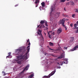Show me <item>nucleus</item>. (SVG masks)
I'll return each mask as SVG.
<instances>
[{
    "instance_id": "1",
    "label": "nucleus",
    "mask_w": 78,
    "mask_h": 78,
    "mask_svg": "<svg viewBox=\"0 0 78 78\" xmlns=\"http://www.w3.org/2000/svg\"><path fill=\"white\" fill-rule=\"evenodd\" d=\"M16 54L19 56L18 57V59L15 60L17 64H21L22 61L21 59H23L24 61H26L28 59L27 58V54H26L24 55H22L21 49L17 50L16 51Z\"/></svg>"
},
{
    "instance_id": "2",
    "label": "nucleus",
    "mask_w": 78,
    "mask_h": 78,
    "mask_svg": "<svg viewBox=\"0 0 78 78\" xmlns=\"http://www.w3.org/2000/svg\"><path fill=\"white\" fill-rule=\"evenodd\" d=\"M28 43V45H29L27 48V53H29V51H30V45H31V44L30 43V39H28V40L27 41V44Z\"/></svg>"
},
{
    "instance_id": "3",
    "label": "nucleus",
    "mask_w": 78,
    "mask_h": 78,
    "mask_svg": "<svg viewBox=\"0 0 78 78\" xmlns=\"http://www.w3.org/2000/svg\"><path fill=\"white\" fill-rule=\"evenodd\" d=\"M64 20V18L62 19V20H60V22L61 24H62V26L65 28V30H67V27L66 26L64 25V22H65Z\"/></svg>"
},
{
    "instance_id": "4",
    "label": "nucleus",
    "mask_w": 78,
    "mask_h": 78,
    "mask_svg": "<svg viewBox=\"0 0 78 78\" xmlns=\"http://www.w3.org/2000/svg\"><path fill=\"white\" fill-rule=\"evenodd\" d=\"M60 62L61 64L57 62V64H58V65H59V66H62L63 64H68V61H67V60L63 62Z\"/></svg>"
},
{
    "instance_id": "5",
    "label": "nucleus",
    "mask_w": 78,
    "mask_h": 78,
    "mask_svg": "<svg viewBox=\"0 0 78 78\" xmlns=\"http://www.w3.org/2000/svg\"><path fill=\"white\" fill-rule=\"evenodd\" d=\"M62 28L61 27H59L57 30V33H58V34H60L62 32Z\"/></svg>"
},
{
    "instance_id": "6",
    "label": "nucleus",
    "mask_w": 78,
    "mask_h": 78,
    "mask_svg": "<svg viewBox=\"0 0 78 78\" xmlns=\"http://www.w3.org/2000/svg\"><path fill=\"white\" fill-rule=\"evenodd\" d=\"M41 33H42V30H41L40 29H39L38 30V32H37V34H38V35H40L42 39H43V37Z\"/></svg>"
},
{
    "instance_id": "7",
    "label": "nucleus",
    "mask_w": 78,
    "mask_h": 78,
    "mask_svg": "<svg viewBox=\"0 0 78 78\" xmlns=\"http://www.w3.org/2000/svg\"><path fill=\"white\" fill-rule=\"evenodd\" d=\"M30 67V65H27V66H26L25 68V69L23 70V71L21 72L22 73H23L25 71V70H28V67Z\"/></svg>"
},
{
    "instance_id": "8",
    "label": "nucleus",
    "mask_w": 78,
    "mask_h": 78,
    "mask_svg": "<svg viewBox=\"0 0 78 78\" xmlns=\"http://www.w3.org/2000/svg\"><path fill=\"white\" fill-rule=\"evenodd\" d=\"M37 27L38 28H40V29H42L43 28H45V26L44 25H41V26L40 25H39Z\"/></svg>"
},
{
    "instance_id": "9",
    "label": "nucleus",
    "mask_w": 78,
    "mask_h": 78,
    "mask_svg": "<svg viewBox=\"0 0 78 78\" xmlns=\"http://www.w3.org/2000/svg\"><path fill=\"white\" fill-rule=\"evenodd\" d=\"M64 57V54H62L58 57L57 58V59H61Z\"/></svg>"
},
{
    "instance_id": "10",
    "label": "nucleus",
    "mask_w": 78,
    "mask_h": 78,
    "mask_svg": "<svg viewBox=\"0 0 78 78\" xmlns=\"http://www.w3.org/2000/svg\"><path fill=\"white\" fill-rule=\"evenodd\" d=\"M56 72V71L54 70L49 75L50 76H52V75H53L54 74H55V73Z\"/></svg>"
},
{
    "instance_id": "11",
    "label": "nucleus",
    "mask_w": 78,
    "mask_h": 78,
    "mask_svg": "<svg viewBox=\"0 0 78 78\" xmlns=\"http://www.w3.org/2000/svg\"><path fill=\"white\" fill-rule=\"evenodd\" d=\"M34 3L35 5H36V4H39V2H40V1L39 0H35Z\"/></svg>"
},
{
    "instance_id": "12",
    "label": "nucleus",
    "mask_w": 78,
    "mask_h": 78,
    "mask_svg": "<svg viewBox=\"0 0 78 78\" xmlns=\"http://www.w3.org/2000/svg\"><path fill=\"white\" fill-rule=\"evenodd\" d=\"M49 45L51 47H53V46H54V44L53 43H51V42H49Z\"/></svg>"
},
{
    "instance_id": "13",
    "label": "nucleus",
    "mask_w": 78,
    "mask_h": 78,
    "mask_svg": "<svg viewBox=\"0 0 78 78\" xmlns=\"http://www.w3.org/2000/svg\"><path fill=\"white\" fill-rule=\"evenodd\" d=\"M41 25H42V24H44V23H45V20H42L40 22Z\"/></svg>"
},
{
    "instance_id": "14",
    "label": "nucleus",
    "mask_w": 78,
    "mask_h": 78,
    "mask_svg": "<svg viewBox=\"0 0 78 78\" xmlns=\"http://www.w3.org/2000/svg\"><path fill=\"white\" fill-rule=\"evenodd\" d=\"M50 76L49 75L48 76H44V77H43V78H50Z\"/></svg>"
},
{
    "instance_id": "15",
    "label": "nucleus",
    "mask_w": 78,
    "mask_h": 78,
    "mask_svg": "<svg viewBox=\"0 0 78 78\" xmlns=\"http://www.w3.org/2000/svg\"><path fill=\"white\" fill-rule=\"evenodd\" d=\"M57 51H60L61 50H62V48H61V47H59L57 49Z\"/></svg>"
},
{
    "instance_id": "16",
    "label": "nucleus",
    "mask_w": 78,
    "mask_h": 78,
    "mask_svg": "<svg viewBox=\"0 0 78 78\" xmlns=\"http://www.w3.org/2000/svg\"><path fill=\"white\" fill-rule=\"evenodd\" d=\"M33 76H34V75L32 74H31L30 76H29L28 78H33Z\"/></svg>"
},
{
    "instance_id": "17",
    "label": "nucleus",
    "mask_w": 78,
    "mask_h": 78,
    "mask_svg": "<svg viewBox=\"0 0 78 78\" xmlns=\"http://www.w3.org/2000/svg\"><path fill=\"white\" fill-rule=\"evenodd\" d=\"M41 5L43 7H45V2H43L41 3Z\"/></svg>"
},
{
    "instance_id": "18",
    "label": "nucleus",
    "mask_w": 78,
    "mask_h": 78,
    "mask_svg": "<svg viewBox=\"0 0 78 78\" xmlns=\"http://www.w3.org/2000/svg\"><path fill=\"white\" fill-rule=\"evenodd\" d=\"M66 1V0H60V2L61 3H64Z\"/></svg>"
},
{
    "instance_id": "19",
    "label": "nucleus",
    "mask_w": 78,
    "mask_h": 78,
    "mask_svg": "<svg viewBox=\"0 0 78 78\" xmlns=\"http://www.w3.org/2000/svg\"><path fill=\"white\" fill-rule=\"evenodd\" d=\"M77 26H78V24H77L76 23L74 24V27H75L74 29H76V27Z\"/></svg>"
},
{
    "instance_id": "20",
    "label": "nucleus",
    "mask_w": 78,
    "mask_h": 78,
    "mask_svg": "<svg viewBox=\"0 0 78 78\" xmlns=\"http://www.w3.org/2000/svg\"><path fill=\"white\" fill-rule=\"evenodd\" d=\"M43 7H42V6H41L39 7V9L40 11H42V10Z\"/></svg>"
},
{
    "instance_id": "21",
    "label": "nucleus",
    "mask_w": 78,
    "mask_h": 78,
    "mask_svg": "<svg viewBox=\"0 0 78 78\" xmlns=\"http://www.w3.org/2000/svg\"><path fill=\"white\" fill-rule=\"evenodd\" d=\"M51 12H52L53 10V6H52L51 8Z\"/></svg>"
},
{
    "instance_id": "22",
    "label": "nucleus",
    "mask_w": 78,
    "mask_h": 78,
    "mask_svg": "<svg viewBox=\"0 0 78 78\" xmlns=\"http://www.w3.org/2000/svg\"><path fill=\"white\" fill-rule=\"evenodd\" d=\"M72 17H73V18H75V14H73L72 15Z\"/></svg>"
},
{
    "instance_id": "23",
    "label": "nucleus",
    "mask_w": 78,
    "mask_h": 78,
    "mask_svg": "<svg viewBox=\"0 0 78 78\" xmlns=\"http://www.w3.org/2000/svg\"><path fill=\"white\" fill-rule=\"evenodd\" d=\"M70 3L72 5H73L74 4V3L72 1H71L70 2Z\"/></svg>"
},
{
    "instance_id": "24",
    "label": "nucleus",
    "mask_w": 78,
    "mask_h": 78,
    "mask_svg": "<svg viewBox=\"0 0 78 78\" xmlns=\"http://www.w3.org/2000/svg\"><path fill=\"white\" fill-rule=\"evenodd\" d=\"M74 40V37H72V39L71 40V42H73V41Z\"/></svg>"
},
{
    "instance_id": "25",
    "label": "nucleus",
    "mask_w": 78,
    "mask_h": 78,
    "mask_svg": "<svg viewBox=\"0 0 78 78\" xmlns=\"http://www.w3.org/2000/svg\"><path fill=\"white\" fill-rule=\"evenodd\" d=\"M75 11L76 12H77V13H78V9H75Z\"/></svg>"
},
{
    "instance_id": "26",
    "label": "nucleus",
    "mask_w": 78,
    "mask_h": 78,
    "mask_svg": "<svg viewBox=\"0 0 78 78\" xmlns=\"http://www.w3.org/2000/svg\"><path fill=\"white\" fill-rule=\"evenodd\" d=\"M63 16L64 17H69V16H67V15L65 14V15H64Z\"/></svg>"
},
{
    "instance_id": "27",
    "label": "nucleus",
    "mask_w": 78,
    "mask_h": 78,
    "mask_svg": "<svg viewBox=\"0 0 78 78\" xmlns=\"http://www.w3.org/2000/svg\"><path fill=\"white\" fill-rule=\"evenodd\" d=\"M67 47H64L63 48L64 50H67Z\"/></svg>"
},
{
    "instance_id": "28",
    "label": "nucleus",
    "mask_w": 78,
    "mask_h": 78,
    "mask_svg": "<svg viewBox=\"0 0 78 78\" xmlns=\"http://www.w3.org/2000/svg\"><path fill=\"white\" fill-rule=\"evenodd\" d=\"M2 73H3V74H4L3 75H6V73H5V72L4 71H2Z\"/></svg>"
},
{
    "instance_id": "29",
    "label": "nucleus",
    "mask_w": 78,
    "mask_h": 78,
    "mask_svg": "<svg viewBox=\"0 0 78 78\" xmlns=\"http://www.w3.org/2000/svg\"><path fill=\"white\" fill-rule=\"evenodd\" d=\"M73 23H71L70 24V27H73Z\"/></svg>"
},
{
    "instance_id": "30",
    "label": "nucleus",
    "mask_w": 78,
    "mask_h": 78,
    "mask_svg": "<svg viewBox=\"0 0 78 78\" xmlns=\"http://www.w3.org/2000/svg\"><path fill=\"white\" fill-rule=\"evenodd\" d=\"M70 2L67 3H66L67 5H69L70 4Z\"/></svg>"
},
{
    "instance_id": "31",
    "label": "nucleus",
    "mask_w": 78,
    "mask_h": 78,
    "mask_svg": "<svg viewBox=\"0 0 78 78\" xmlns=\"http://www.w3.org/2000/svg\"><path fill=\"white\" fill-rule=\"evenodd\" d=\"M48 29V28L47 27H46L44 29V30H47Z\"/></svg>"
},
{
    "instance_id": "32",
    "label": "nucleus",
    "mask_w": 78,
    "mask_h": 78,
    "mask_svg": "<svg viewBox=\"0 0 78 78\" xmlns=\"http://www.w3.org/2000/svg\"><path fill=\"white\" fill-rule=\"evenodd\" d=\"M49 37L50 39H51V35H49Z\"/></svg>"
},
{
    "instance_id": "33",
    "label": "nucleus",
    "mask_w": 78,
    "mask_h": 78,
    "mask_svg": "<svg viewBox=\"0 0 78 78\" xmlns=\"http://www.w3.org/2000/svg\"><path fill=\"white\" fill-rule=\"evenodd\" d=\"M35 5H36V7H37V6H38V4H36Z\"/></svg>"
},
{
    "instance_id": "34",
    "label": "nucleus",
    "mask_w": 78,
    "mask_h": 78,
    "mask_svg": "<svg viewBox=\"0 0 78 78\" xmlns=\"http://www.w3.org/2000/svg\"><path fill=\"white\" fill-rule=\"evenodd\" d=\"M76 33H78V29L76 31Z\"/></svg>"
},
{
    "instance_id": "35",
    "label": "nucleus",
    "mask_w": 78,
    "mask_h": 78,
    "mask_svg": "<svg viewBox=\"0 0 78 78\" xmlns=\"http://www.w3.org/2000/svg\"><path fill=\"white\" fill-rule=\"evenodd\" d=\"M45 25L46 27H48V24H45Z\"/></svg>"
},
{
    "instance_id": "36",
    "label": "nucleus",
    "mask_w": 78,
    "mask_h": 78,
    "mask_svg": "<svg viewBox=\"0 0 78 78\" xmlns=\"http://www.w3.org/2000/svg\"><path fill=\"white\" fill-rule=\"evenodd\" d=\"M18 4H16V5H15V7H16V6H18Z\"/></svg>"
},
{
    "instance_id": "37",
    "label": "nucleus",
    "mask_w": 78,
    "mask_h": 78,
    "mask_svg": "<svg viewBox=\"0 0 78 78\" xmlns=\"http://www.w3.org/2000/svg\"><path fill=\"white\" fill-rule=\"evenodd\" d=\"M9 56H10V55H11V52H9L8 53Z\"/></svg>"
},
{
    "instance_id": "38",
    "label": "nucleus",
    "mask_w": 78,
    "mask_h": 78,
    "mask_svg": "<svg viewBox=\"0 0 78 78\" xmlns=\"http://www.w3.org/2000/svg\"><path fill=\"white\" fill-rule=\"evenodd\" d=\"M49 50H53V49H51V48H49Z\"/></svg>"
},
{
    "instance_id": "39",
    "label": "nucleus",
    "mask_w": 78,
    "mask_h": 78,
    "mask_svg": "<svg viewBox=\"0 0 78 78\" xmlns=\"http://www.w3.org/2000/svg\"><path fill=\"white\" fill-rule=\"evenodd\" d=\"M10 56H9V55H8V56H6V58H10Z\"/></svg>"
},
{
    "instance_id": "40",
    "label": "nucleus",
    "mask_w": 78,
    "mask_h": 78,
    "mask_svg": "<svg viewBox=\"0 0 78 78\" xmlns=\"http://www.w3.org/2000/svg\"><path fill=\"white\" fill-rule=\"evenodd\" d=\"M45 24H47V22L45 21Z\"/></svg>"
},
{
    "instance_id": "41",
    "label": "nucleus",
    "mask_w": 78,
    "mask_h": 78,
    "mask_svg": "<svg viewBox=\"0 0 78 78\" xmlns=\"http://www.w3.org/2000/svg\"><path fill=\"white\" fill-rule=\"evenodd\" d=\"M58 69H61V66H59V67H58Z\"/></svg>"
},
{
    "instance_id": "42",
    "label": "nucleus",
    "mask_w": 78,
    "mask_h": 78,
    "mask_svg": "<svg viewBox=\"0 0 78 78\" xmlns=\"http://www.w3.org/2000/svg\"><path fill=\"white\" fill-rule=\"evenodd\" d=\"M10 58H12V56L10 55Z\"/></svg>"
},
{
    "instance_id": "43",
    "label": "nucleus",
    "mask_w": 78,
    "mask_h": 78,
    "mask_svg": "<svg viewBox=\"0 0 78 78\" xmlns=\"http://www.w3.org/2000/svg\"><path fill=\"white\" fill-rule=\"evenodd\" d=\"M78 27H76V29H78Z\"/></svg>"
},
{
    "instance_id": "44",
    "label": "nucleus",
    "mask_w": 78,
    "mask_h": 78,
    "mask_svg": "<svg viewBox=\"0 0 78 78\" xmlns=\"http://www.w3.org/2000/svg\"><path fill=\"white\" fill-rule=\"evenodd\" d=\"M53 34H55V33H54V32L53 33Z\"/></svg>"
},
{
    "instance_id": "45",
    "label": "nucleus",
    "mask_w": 78,
    "mask_h": 78,
    "mask_svg": "<svg viewBox=\"0 0 78 78\" xmlns=\"http://www.w3.org/2000/svg\"><path fill=\"white\" fill-rule=\"evenodd\" d=\"M5 78H8V77H7L6 76L5 77Z\"/></svg>"
},
{
    "instance_id": "46",
    "label": "nucleus",
    "mask_w": 78,
    "mask_h": 78,
    "mask_svg": "<svg viewBox=\"0 0 78 78\" xmlns=\"http://www.w3.org/2000/svg\"><path fill=\"white\" fill-rule=\"evenodd\" d=\"M58 14H60V13H59V12H58Z\"/></svg>"
},
{
    "instance_id": "47",
    "label": "nucleus",
    "mask_w": 78,
    "mask_h": 78,
    "mask_svg": "<svg viewBox=\"0 0 78 78\" xmlns=\"http://www.w3.org/2000/svg\"><path fill=\"white\" fill-rule=\"evenodd\" d=\"M77 24H78V21H77Z\"/></svg>"
},
{
    "instance_id": "48",
    "label": "nucleus",
    "mask_w": 78,
    "mask_h": 78,
    "mask_svg": "<svg viewBox=\"0 0 78 78\" xmlns=\"http://www.w3.org/2000/svg\"><path fill=\"white\" fill-rule=\"evenodd\" d=\"M44 55L45 56L46 55V53L44 54Z\"/></svg>"
},
{
    "instance_id": "49",
    "label": "nucleus",
    "mask_w": 78,
    "mask_h": 78,
    "mask_svg": "<svg viewBox=\"0 0 78 78\" xmlns=\"http://www.w3.org/2000/svg\"><path fill=\"white\" fill-rule=\"evenodd\" d=\"M64 10L66 11V9H65V8H64Z\"/></svg>"
},
{
    "instance_id": "50",
    "label": "nucleus",
    "mask_w": 78,
    "mask_h": 78,
    "mask_svg": "<svg viewBox=\"0 0 78 78\" xmlns=\"http://www.w3.org/2000/svg\"><path fill=\"white\" fill-rule=\"evenodd\" d=\"M67 1H69L70 0H67Z\"/></svg>"
},
{
    "instance_id": "51",
    "label": "nucleus",
    "mask_w": 78,
    "mask_h": 78,
    "mask_svg": "<svg viewBox=\"0 0 78 78\" xmlns=\"http://www.w3.org/2000/svg\"><path fill=\"white\" fill-rule=\"evenodd\" d=\"M48 34H49V33L48 32Z\"/></svg>"
}]
</instances>
